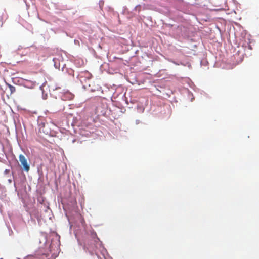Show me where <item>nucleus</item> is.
Segmentation results:
<instances>
[{
    "label": "nucleus",
    "mask_w": 259,
    "mask_h": 259,
    "mask_svg": "<svg viewBox=\"0 0 259 259\" xmlns=\"http://www.w3.org/2000/svg\"><path fill=\"white\" fill-rule=\"evenodd\" d=\"M19 158L21 165L23 166V170L26 172H28L30 169V166L28 163L27 160L25 157L23 155L20 154L19 156Z\"/></svg>",
    "instance_id": "obj_1"
},
{
    "label": "nucleus",
    "mask_w": 259,
    "mask_h": 259,
    "mask_svg": "<svg viewBox=\"0 0 259 259\" xmlns=\"http://www.w3.org/2000/svg\"><path fill=\"white\" fill-rule=\"evenodd\" d=\"M40 130L42 131V132L46 133V134H48L50 133L49 130L48 129V124H42L41 125V127H40Z\"/></svg>",
    "instance_id": "obj_2"
},
{
    "label": "nucleus",
    "mask_w": 259,
    "mask_h": 259,
    "mask_svg": "<svg viewBox=\"0 0 259 259\" xmlns=\"http://www.w3.org/2000/svg\"><path fill=\"white\" fill-rule=\"evenodd\" d=\"M8 84V85L9 88V89L10 90L11 94L14 93L16 90L15 87H14L11 84Z\"/></svg>",
    "instance_id": "obj_3"
},
{
    "label": "nucleus",
    "mask_w": 259,
    "mask_h": 259,
    "mask_svg": "<svg viewBox=\"0 0 259 259\" xmlns=\"http://www.w3.org/2000/svg\"><path fill=\"white\" fill-rule=\"evenodd\" d=\"M65 96H68V98H69V100H71L73 98V95L70 93H67L65 94Z\"/></svg>",
    "instance_id": "obj_4"
},
{
    "label": "nucleus",
    "mask_w": 259,
    "mask_h": 259,
    "mask_svg": "<svg viewBox=\"0 0 259 259\" xmlns=\"http://www.w3.org/2000/svg\"><path fill=\"white\" fill-rule=\"evenodd\" d=\"M84 73L87 74L88 78H90L91 77L92 75L89 72L87 71Z\"/></svg>",
    "instance_id": "obj_5"
},
{
    "label": "nucleus",
    "mask_w": 259,
    "mask_h": 259,
    "mask_svg": "<svg viewBox=\"0 0 259 259\" xmlns=\"http://www.w3.org/2000/svg\"><path fill=\"white\" fill-rule=\"evenodd\" d=\"M32 257H33L32 255H28L24 259H32Z\"/></svg>",
    "instance_id": "obj_6"
}]
</instances>
